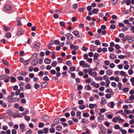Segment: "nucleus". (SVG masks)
Masks as SVG:
<instances>
[{
	"mask_svg": "<svg viewBox=\"0 0 134 134\" xmlns=\"http://www.w3.org/2000/svg\"><path fill=\"white\" fill-rule=\"evenodd\" d=\"M20 126V128L21 130V132H25V127L26 126L24 125V124H21L19 125Z\"/></svg>",
	"mask_w": 134,
	"mask_h": 134,
	"instance_id": "f257e3e1",
	"label": "nucleus"
},
{
	"mask_svg": "<svg viewBox=\"0 0 134 134\" xmlns=\"http://www.w3.org/2000/svg\"><path fill=\"white\" fill-rule=\"evenodd\" d=\"M5 10L7 11H10L12 9V7L9 5H6L4 7Z\"/></svg>",
	"mask_w": 134,
	"mask_h": 134,
	"instance_id": "f03ea898",
	"label": "nucleus"
},
{
	"mask_svg": "<svg viewBox=\"0 0 134 134\" xmlns=\"http://www.w3.org/2000/svg\"><path fill=\"white\" fill-rule=\"evenodd\" d=\"M101 101L100 103L102 105H104L106 104L107 100L104 97H102L101 99Z\"/></svg>",
	"mask_w": 134,
	"mask_h": 134,
	"instance_id": "7ed1b4c3",
	"label": "nucleus"
},
{
	"mask_svg": "<svg viewBox=\"0 0 134 134\" xmlns=\"http://www.w3.org/2000/svg\"><path fill=\"white\" fill-rule=\"evenodd\" d=\"M115 105V104L113 102H111L109 103H108L107 104V105L110 108H113Z\"/></svg>",
	"mask_w": 134,
	"mask_h": 134,
	"instance_id": "20e7f679",
	"label": "nucleus"
},
{
	"mask_svg": "<svg viewBox=\"0 0 134 134\" xmlns=\"http://www.w3.org/2000/svg\"><path fill=\"white\" fill-rule=\"evenodd\" d=\"M100 115L98 117L97 119L98 120L99 122H101L104 120V116L103 115Z\"/></svg>",
	"mask_w": 134,
	"mask_h": 134,
	"instance_id": "39448f33",
	"label": "nucleus"
},
{
	"mask_svg": "<svg viewBox=\"0 0 134 134\" xmlns=\"http://www.w3.org/2000/svg\"><path fill=\"white\" fill-rule=\"evenodd\" d=\"M65 35L68 40H70L73 38V36L70 33H67Z\"/></svg>",
	"mask_w": 134,
	"mask_h": 134,
	"instance_id": "423d86ee",
	"label": "nucleus"
},
{
	"mask_svg": "<svg viewBox=\"0 0 134 134\" xmlns=\"http://www.w3.org/2000/svg\"><path fill=\"white\" fill-rule=\"evenodd\" d=\"M40 46V44L38 43H37L34 45V48L36 50H37L39 49Z\"/></svg>",
	"mask_w": 134,
	"mask_h": 134,
	"instance_id": "0eeeda50",
	"label": "nucleus"
},
{
	"mask_svg": "<svg viewBox=\"0 0 134 134\" xmlns=\"http://www.w3.org/2000/svg\"><path fill=\"white\" fill-rule=\"evenodd\" d=\"M70 47L72 49H74L76 50H77L79 48V46H74L73 44H71Z\"/></svg>",
	"mask_w": 134,
	"mask_h": 134,
	"instance_id": "6e6552de",
	"label": "nucleus"
},
{
	"mask_svg": "<svg viewBox=\"0 0 134 134\" xmlns=\"http://www.w3.org/2000/svg\"><path fill=\"white\" fill-rule=\"evenodd\" d=\"M73 34L77 38H79L80 36L79 35V32L78 31L75 30L73 31Z\"/></svg>",
	"mask_w": 134,
	"mask_h": 134,
	"instance_id": "1a4fd4ad",
	"label": "nucleus"
},
{
	"mask_svg": "<svg viewBox=\"0 0 134 134\" xmlns=\"http://www.w3.org/2000/svg\"><path fill=\"white\" fill-rule=\"evenodd\" d=\"M51 62V60L48 58H46L45 59L44 61V63L46 64H49Z\"/></svg>",
	"mask_w": 134,
	"mask_h": 134,
	"instance_id": "9d476101",
	"label": "nucleus"
},
{
	"mask_svg": "<svg viewBox=\"0 0 134 134\" xmlns=\"http://www.w3.org/2000/svg\"><path fill=\"white\" fill-rule=\"evenodd\" d=\"M24 30H21L19 31H17L16 35H22L24 34Z\"/></svg>",
	"mask_w": 134,
	"mask_h": 134,
	"instance_id": "9b49d317",
	"label": "nucleus"
},
{
	"mask_svg": "<svg viewBox=\"0 0 134 134\" xmlns=\"http://www.w3.org/2000/svg\"><path fill=\"white\" fill-rule=\"evenodd\" d=\"M59 121V119L58 118L54 119L53 121V123L55 125H57Z\"/></svg>",
	"mask_w": 134,
	"mask_h": 134,
	"instance_id": "f8f14e48",
	"label": "nucleus"
},
{
	"mask_svg": "<svg viewBox=\"0 0 134 134\" xmlns=\"http://www.w3.org/2000/svg\"><path fill=\"white\" fill-rule=\"evenodd\" d=\"M13 117L14 118L19 117L21 118V116L19 113H14V115L13 116Z\"/></svg>",
	"mask_w": 134,
	"mask_h": 134,
	"instance_id": "ddd939ff",
	"label": "nucleus"
},
{
	"mask_svg": "<svg viewBox=\"0 0 134 134\" xmlns=\"http://www.w3.org/2000/svg\"><path fill=\"white\" fill-rule=\"evenodd\" d=\"M97 107V104H90L89 105V108L90 109H93L94 107Z\"/></svg>",
	"mask_w": 134,
	"mask_h": 134,
	"instance_id": "4468645a",
	"label": "nucleus"
},
{
	"mask_svg": "<svg viewBox=\"0 0 134 134\" xmlns=\"http://www.w3.org/2000/svg\"><path fill=\"white\" fill-rule=\"evenodd\" d=\"M99 56V54L97 53H94L93 56L94 58L93 60H97L98 59V57Z\"/></svg>",
	"mask_w": 134,
	"mask_h": 134,
	"instance_id": "2eb2a0df",
	"label": "nucleus"
},
{
	"mask_svg": "<svg viewBox=\"0 0 134 134\" xmlns=\"http://www.w3.org/2000/svg\"><path fill=\"white\" fill-rule=\"evenodd\" d=\"M48 82H44L42 83L41 84V87L42 88H44L48 84Z\"/></svg>",
	"mask_w": 134,
	"mask_h": 134,
	"instance_id": "dca6fc26",
	"label": "nucleus"
},
{
	"mask_svg": "<svg viewBox=\"0 0 134 134\" xmlns=\"http://www.w3.org/2000/svg\"><path fill=\"white\" fill-rule=\"evenodd\" d=\"M18 100L15 98H12L11 99L8 100V101L10 103H12L13 102L16 101Z\"/></svg>",
	"mask_w": 134,
	"mask_h": 134,
	"instance_id": "f3484780",
	"label": "nucleus"
},
{
	"mask_svg": "<svg viewBox=\"0 0 134 134\" xmlns=\"http://www.w3.org/2000/svg\"><path fill=\"white\" fill-rule=\"evenodd\" d=\"M106 109L104 108H101L100 110V113H99L98 114L99 115H101V113L105 112Z\"/></svg>",
	"mask_w": 134,
	"mask_h": 134,
	"instance_id": "a211bd4d",
	"label": "nucleus"
},
{
	"mask_svg": "<svg viewBox=\"0 0 134 134\" xmlns=\"http://www.w3.org/2000/svg\"><path fill=\"white\" fill-rule=\"evenodd\" d=\"M106 73L108 75H110L112 74V70L110 69H108L106 71Z\"/></svg>",
	"mask_w": 134,
	"mask_h": 134,
	"instance_id": "6ab92c4d",
	"label": "nucleus"
},
{
	"mask_svg": "<svg viewBox=\"0 0 134 134\" xmlns=\"http://www.w3.org/2000/svg\"><path fill=\"white\" fill-rule=\"evenodd\" d=\"M76 114L77 117L79 118V119H80L81 118V112L80 111H79L76 112Z\"/></svg>",
	"mask_w": 134,
	"mask_h": 134,
	"instance_id": "aec40b11",
	"label": "nucleus"
},
{
	"mask_svg": "<svg viewBox=\"0 0 134 134\" xmlns=\"http://www.w3.org/2000/svg\"><path fill=\"white\" fill-rule=\"evenodd\" d=\"M38 63V61H36V60H34L31 62V65L33 66L36 65Z\"/></svg>",
	"mask_w": 134,
	"mask_h": 134,
	"instance_id": "412c9836",
	"label": "nucleus"
},
{
	"mask_svg": "<svg viewBox=\"0 0 134 134\" xmlns=\"http://www.w3.org/2000/svg\"><path fill=\"white\" fill-rule=\"evenodd\" d=\"M122 84L121 82H118V88L119 90H122Z\"/></svg>",
	"mask_w": 134,
	"mask_h": 134,
	"instance_id": "4be33fe9",
	"label": "nucleus"
},
{
	"mask_svg": "<svg viewBox=\"0 0 134 134\" xmlns=\"http://www.w3.org/2000/svg\"><path fill=\"white\" fill-rule=\"evenodd\" d=\"M42 119L44 121H47L49 120V118L47 116H45L42 117Z\"/></svg>",
	"mask_w": 134,
	"mask_h": 134,
	"instance_id": "5701e85b",
	"label": "nucleus"
},
{
	"mask_svg": "<svg viewBox=\"0 0 134 134\" xmlns=\"http://www.w3.org/2000/svg\"><path fill=\"white\" fill-rule=\"evenodd\" d=\"M110 58L112 59H114L116 58V56L114 54H111L110 55Z\"/></svg>",
	"mask_w": 134,
	"mask_h": 134,
	"instance_id": "b1692460",
	"label": "nucleus"
},
{
	"mask_svg": "<svg viewBox=\"0 0 134 134\" xmlns=\"http://www.w3.org/2000/svg\"><path fill=\"white\" fill-rule=\"evenodd\" d=\"M100 129L102 133L103 134H105L106 131V129L104 127H100Z\"/></svg>",
	"mask_w": 134,
	"mask_h": 134,
	"instance_id": "393cba45",
	"label": "nucleus"
},
{
	"mask_svg": "<svg viewBox=\"0 0 134 134\" xmlns=\"http://www.w3.org/2000/svg\"><path fill=\"white\" fill-rule=\"evenodd\" d=\"M7 77L6 75H0V80H2Z\"/></svg>",
	"mask_w": 134,
	"mask_h": 134,
	"instance_id": "a878e982",
	"label": "nucleus"
},
{
	"mask_svg": "<svg viewBox=\"0 0 134 134\" xmlns=\"http://www.w3.org/2000/svg\"><path fill=\"white\" fill-rule=\"evenodd\" d=\"M98 11V9L97 8H94L92 10V12L94 14H97Z\"/></svg>",
	"mask_w": 134,
	"mask_h": 134,
	"instance_id": "bb28decb",
	"label": "nucleus"
},
{
	"mask_svg": "<svg viewBox=\"0 0 134 134\" xmlns=\"http://www.w3.org/2000/svg\"><path fill=\"white\" fill-rule=\"evenodd\" d=\"M19 74L21 75L25 76L27 74V73L26 72L21 71L20 72Z\"/></svg>",
	"mask_w": 134,
	"mask_h": 134,
	"instance_id": "cd10ccee",
	"label": "nucleus"
},
{
	"mask_svg": "<svg viewBox=\"0 0 134 134\" xmlns=\"http://www.w3.org/2000/svg\"><path fill=\"white\" fill-rule=\"evenodd\" d=\"M56 129L58 131H60L62 130V127L60 125H58L55 127Z\"/></svg>",
	"mask_w": 134,
	"mask_h": 134,
	"instance_id": "c85d7f7f",
	"label": "nucleus"
},
{
	"mask_svg": "<svg viewBox=\"0 0 134 134\" xmlns=\"http://www.w3.org/2000/svg\"><path fill=\"white\" fill-rule=\"evenodd\" d=\"M30 61V60L29 59L26 60L23 62V64L25 65H27L29 63Z\"/></svg>",
	"mask_w": 134,
	"mask_h": 134,
	"instance_id": "c756f323",
	"label": "nucleus"
},
{
	"mask_svg": "<svg viewBox=\"0 0 134 134\" xmlns=\"http://www.w3.org/2000/svg\"><path fill=\"white\" fill-rule=\"evenodd\" d=\"M11 34L10 32H7L5 34V36L7 38H9L11 37Z\"/></svg>",
	"mask_w": 134,
	"mask_h": 134,
	"instance_id": "7c9ffc66",
	"label": "nucleus"
},
{
	"mask_svg": "<svg viewBox=\"0 0 134 134\" xmlns=\"http://www.w3.org/2000/svg\"><path fill=\"white\" fill-rule=\"evenodd\" d=\"M3 63L6 66H8L9 65L8 62L5 59L2 60Z\"/></svg>",
	"mask_w": 134,
	"mask_h": 134,
	"instance_id": "2f4dec72",
	"label": "nucleus"
},
{
	"mask_svg": "<svg viewBox=\"0 0 134 134\" xmlns=\"http://www.w3.org/2000/svg\"><path fill=\"white\" fill-rule=\"evenodd\" d=\"M118 120V119L117 116L116 118H114L113 119L112 121L116 123L117 122V121Z\"/></svg>",
	"mask_w": 134,
	"mask_h": 134,
	"instance_id": "473e14b6",
	"label": "nucleus"
},
{
	"mask_svg": "<svg viewBox=\"0 0 134 134\" xmlns=\"http://www.w3.org/2000/svg\"><path fill=\"white\" fill-rule=\"evenodd\" d=\"M42 130L44 131L43 133L45 134H47L48 133V129L47 128H44Z\"/></svg>",
	"mask_w": 134,
	"mask_h": 134,
	"instance_id": "72a5a7b5",
	"label": "nucleus"
},
{
	"mask_svg": "<svg viewBox=\"0 0 134 134\" xmlns=\"http://www.w3.org/2000/svg\"><path fill=\"white\" fill-rule=\"evenodd\" d=\"M105 92L106 93H111L113 92L112 89L110 88L106 89L105 90Z\"/></svg>",
	"mask_w": 134,
	"mask_h": 134,
	"instance_id": "f704fd0d",
	"label": "nucleus"
},
{
	"mask_svg": "<svg viewBox=\"0 0 134 134\" xmlns=\"http://www.w3.org/2000/svg\"><path fill=\"white\" fill-rule=\"evenodd\" d=\"M95 79L96 80L98 81L99 80L100 81H102L103 80V78L102 76H99V77H96Z\"/></svg>",
	"mask_w": 134,
	"mask_h": 134,
	"instance_id": "c9c22d12",
	"label": "nucleus"
},
{
	"mask_svg": "<svg viewBox=\"0 0 134 134\" xmlns=\"http://www.w3.org/2000/svg\"><path fill=\"white\" fill-rule=\"evenodd\" d=\"M120 75L122 76H127V75H126V73L124 71H121L120 73Z\"/></svg>",
	"mask_w": 134,
	"mask_h": 134,
	"instance_id": "e433bc0d",
	"label": "nucleus"
},
{
	"mask_svg": "<svg viewBox=\"0 0 134 134\" xmlns=\"http://www.w3.org/2000/svg\"><path fill=\"white\" fill-rule=\"evenodd\" d=\"M44 124L43 123L40 122L38 124V127L39 128H42L44 126Z\"/></svg>",
	"mask_w": 134,
	"mask_h": 134,
	"instance_id": "4c0bfd02",
	"label": "nucleus"
},
{
	"mask_svg": "<svg viewBox=\"0 0 134 134\" xmlns=\"http://www.w3.org/2000/svg\"><path fill=\"white\" fill-rule=\"evenodd\" d=\"M85 89L87 90H91V87L89 85H88L85 87Z\"/></svg>",
	"mask_w": 134,
	"mask_h": 134,
	"instance_id": "58836bf2",
	"label": "nucleus"
},
{
	"mask_svg": "<svg viewBox=\"0 0 134 134\" xmlns=\"http://www.w3.org/2000/svg\"><path fill=\"white\" fill-rule=\"evenodd\" d=\"M3 29H4V30L5 31H6V32L8 31H9L10 30V29L9 28L5 26H4Z\"/></svg>",
	"mask_w": 134,
	"mask_h": 134,
	"instance_id": "ea45409f",
	"label": "nucleus"
},
{
	"mask_svg": "<svg viewBox=\"0 0 134 134\" xmlns=\"http://www.w3.org/2000/svg\"><path fill=\"white\" fill-rule=\"evenodd\" d=\"M16 81V79L14 77H12L11 78V82L12 83H15Z\"/></svg>",
	"mask_w": 134,
	"mask_h": 134,
	"instance_id": "a19ab883",
	"label": "nucleus"
},
{
	"mask_svg": "<svg viewBox=\"0 0 134 134\" xmlns=\"http://www.w3.org/2000/svg\"><path fill=\"white\" fill-rule=\"evenodd\" d=\"M120 130L122 134H126L127 133V131L125 130L120 129Z\"/></svg>",
	"mask_w": 134,
	"mask_h": 134,
	"instance_id": "79ce46f5",
	"label": "nucleus"
},
{
	"mask_svg": "<svg viewBox=\"0 0 134 134\" xmlns=\"http://www.w3.org/2000/svg\"><path fill=\"white\" fill-rule=\"evenodd\" d=\"M111 97V95L110 94L108 93L105 95V98L107 99H109Z\"/></svg>",
	"mask_w": 134,
	"mask_h": 134,
	"instance_id": "37998d69",
	"label": "nucleus"
},
{
	"mask_svg": "<svg viewBox=\"0 0 134 134\" xmlns=\"http://www.w3.org/2000/svg\"><path fill=\"white\" fill-rule=\"evenodd\" d=\"M128 42L129 43H131L134 40V39L132 37H130L128 39Z\"/></svg>",
	"mask_w": 134,
	"mask_h": 134,
	"instance_id": "c03bdc74",
	"label": "nucleus"
},
{
	"mask_svg": "<svg viewBox=\"0 0 134 134\" xmlns=\"http://www.w3.org/2000/svg\"><path fill=\"white\" fill-rule=\"evenodd\" d=\"M57 62L55 61H54L52 62V63L51 65L52 66L54 67L56 66L57 65Z\"/></svg>",
	"mask_w": 134,
	"mask_h": 134,
	"instance_id": "a18cd8bd",
	"label": "nucleus"
},
{
	"mask_svg": "<svg viewBox=\"0 0 134 134\" xmlns=\"http://www.w3.org/2000/svg\"><path fill=\"white\" fill-rule=\"evenodd\" d=\"M133 102V100H131L129 98L125 101V102L126 103H132Z\"/></svg>",
	"mask_w": 134,
	"mask_h": 134,
	"instance_id": "49530a36",
	"label": "nucleus"
},
{
	"mask_svg": "<svg viewBox=\"0 0 134 134\" xmlns=\"http://www.w3.org/2000/svg\"><path fill=\"white\" fill-rule=\"evenodd\" d=\"M85 62L83 60L79 62V64L80 66H82L83 68V66L85 64Z\"/></svg>",
	"mask_w": 134,
	"mask_h": 134,
	"instance_id": "de8ad7c7",
	"label": "nucleus"
},
{
	"mask_svg": "<svg viewBox=\"0 0 134 134\" xmlns=\"http://www.w3.org/2000/svg\"><path fill=\"white\" fill-rule=\"evenodd\" d=\"M118 120L119 122H124V119H122L120 118V116H118Z\"/></svg>",
	"mask_w": 134,
	"mask_h": 134,
	"instance_id": "09e8293b",
	"label": "nucleus"
},
{
	"mask_svg": "<svg viewBox=\"0 0 134 134\" xmlns=\"http://www.w3.org/2000/svg\"><path fill=\"white\" fill-rule=\"evenodd\" d=\"M93 71V70L91 68H90L88 69V73L90 75H92V73Z\"/></svg>",
	"mask_w": 134,
	"mask_h": 134,
	"instance_id": "8fccbe9b",
	"label": "nucleus"
},
{
	"mask_svg": "<svg viewBox=\"0 0 134 134\" xmlns=\"http://www.w3.org/2000/svg\"><path fill=\"white\" fill-rule=\"evenodd\" d=\"M90 50L91 51L94 52L95 51V49L94 47V46L91 45L90 47Z\"/></svg>",
	"mask_w": 134,
	"mask_h": 134,
	"instance_id": "3c124183",
	"label": "nucleus"
},
{
	"mask_svg": "<svg viewBox=\"0 0 134 134\" xmlns=\"http://www.w3.org/2000/svg\"><path fill=\"white\" fill-rule=\"evenodd\" d=\"M90 67V65L88 64L87 63H85V64H84V65L83 66V68H88Z\"/></svg>",
	"mask_w": 134,
	"mask_h": 134,
	"instance_id": "603ef678",
	"label": "nucleus"
},
{
	"mask_svg": "<svg viewBox=\"0 0 134 134\" xmlns=\"http://www.w3.org/2000/svg\"><path fill=\"white\" fill-rule=\"evenodd\" d=\"M66 64L69 66H70L72 65V63L70 61H67L66 62Z\"/></svg>",
	"mask_w": 134,
	"mask_h": 134,
	"instance_id": "864d4df0",
	"label": "nucleus"
},
{
	"mask_svg": "<svg viewBox=\"0 0 134 134\" xmlns=\"http://www.w3.org/2000/svg\"><path fill=\"white\" fill-rule=\"evenodd\" d=\"M8 114L9 116H11L13 114V112L11 110H9L8 111Z\"/></svg>",
	"mask_w": 134,
	"mask_h": 134,
	"instance_id": "5fc2aeb1",
	"label": "nucleus"
},
{
	"mask_svg": "<svg viewBox=\"0 0 134 134\" xmlns=\"http://www.w3.org/2000/svg\"><path fill=\"white\" fill-rule=\"evenodd\" d=\"M114 128L115 129H120V126L118 125H115L114 126Z\"/></svg>",
	"mask_w": 134,
	"mask_h": 134,
	"instance_id": "6e6d98bb",
	"label": "nucleus"
},
{
	"mask_svg": "<svg viewBox=\"0 0 134 134\" xmlns=\"http://www.w3.org/2000/svg\"><path fill=\"white\" fill-rule=\"evenodd\" d=\"M76 68L74 66H71L70 68V71H74L75 70Z\"/></svg>",
	"mask_w": 134,
	"mask_h": 134,
	"instance_id": "4d7b16f0",
	"label": "nucleus"
},
{
	"mask_svg": "<svg viewBox=\"0 0 134 134\" xmlns=\"http://www.w3.org/2000/svg\"><path fill=\"white\" fill-rule=\"evenodd\" d=\"M59 24L60 26L63 27L65 25V23L63 21H60L59 23Z\"/></svg>",
	"mask_w": 134,
	"mask_h": 134,
	"instance_id": "13d9d810",
	"label": "nucleus"
},
{
	"mask_svg": "<svg viewBox=\"0 0 134 134\" xmlns=\"http://www.w3.org/2000/svg\"><path fill=\"white\" fill-rule=\"evenodd\" d=\"M71 119L73 121L75 122H78V119L76 118H75L73 117H72L71 118Z\"/></svg>",
	"mask_w": 134,
	"mask_h": 134,
	"instance_id": "bf43d9fd",
	"label": "nucleus"
},
{
	"mask_svg": "<svg viewBox=\"0 0 134 134\" xmlns=\"http://www.w3.org/2000/svg\"><path fill=\"white\" fill-rule=\"evenodd\" d=\"M128 73L130 75H132L133 73V70L131 69H129L128 71Z\"/></svg>",
	"mask_w": 134,
	"mask_h": 134,
	"instance_id": "052dcab7",
	"label": "nucleus"
},
{
	"mask_svg": "<svg viewBox=\"0 0 134 134\" xmlns=\"http://www.w3.org/2000/svg\"><path fill=\"white\" fill-rule=\"evenodd\" d=\"M124 111L127 114H129L131 113V112L130 110H124Z\"/></svg>",
	"mask_w": 134,
	"mask_h": 134,
	"instance_id": "680f3d73",
	"label": "nucleus"
},
{
	"mask_svg": "<svg viewBox=\"0 0 134 134\" xmlns=\"http://www.w3.org/2000/svg\"><path fill=\"white\" fill-rule=\"evenodd\" d=\"M50 73L53 75H54L56 74V71L55 70L53 69L50 71Z\"/></svg>",
	"mask_w": 134,
	"mask_h": 134,
	"instance_id": "e2e57ef3",
	"label": "nucleus"
},
{
	"mask_svg": "<svg viewBox=\"0 0 134 134\" xmlns=\"http://www.w3.org/2000/svg\"><path fill=\"white\" fill-rule=\"evenodd\" d=\"M110 28L112 29H114L116 28V26L114 24H111L110 26Z\"/></svg>",
	"mask_w": 134,
	"mask_h": 134,
	"instance_id": "0e129e2a",
	"label": "nucleus"
},
{
	"mask_svg": "<svg viewBox=\"0 0 134 134\" xmlns=\"http://www.w3.org/2000/svg\"><path fill=\"white\" fill-rule=\"evenodd\" d=\"M40 87V85L38 84L35 83L34 85V87L36 89H37Z\"/></svg>",
	"mask_w": 134,
	"mask_h": 134,
	"instance_id": "69168bd1",
	"label": "nucleus"
},
{
	"mask_svg": "<svg viewBox=\"0 0 134 134\" xmlns=\"http://www.w3.org/2000/svg\"><path fill=\"white\" fill-rule=\"evenodd\" d=\"M119 78L118 76H116L114 78V80L116 82H118L119 81Z\"/></svg>",
	"mask_w": 134,
	"mask_h": 134,
	"instance_id": "338daca9",
	"label": "nucleus"
},
{
	"mask_svg": "<svg viewBox=\"0 0 134 134\" xmlns=\"http://www.w3.org/2000/svg\"><path fill=\"white\" fill-rule=\"evenodd\" d=\"M130 81L132 82V85L134 84V77H132L130 79Z\"/></svg>",
	"mask_w": 134,
	"mask_h": 134,
	"instance_id": "774afa93",
	"label": "nucleus"
}]
</instances>
